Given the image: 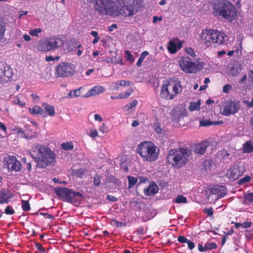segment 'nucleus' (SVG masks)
I'll return each mask as SVG.
<instances>
[{
	"instance_id": "37",
	"label": "nucleus",
	"mask_w": 253,
	"mask_h": 253,
	"mask_svg": "<svg viewBox=\"0 0 253 253\" xmlns=\"http://www.w3.org/2000/svg\"><path fill=\"white\" fill-rule=\"evenodd\" d=\"M127 179L128 181V188H131L134 186L138 181L136 177L131 176H128Z\"/></svg>"
},
{
	"instance_id": "26",
	"label": "nucleus",
	"mask_w": 253,
	"mask_h": 253,
	"mask_svg": "<svg viewBox=\"0 0 253 253\" xmlns=\"http://www.w3.org/2000/svg\"><path fill=\"white\" fill-rule=\"evenodd\" d=\"M81 87L75 89L71 90L66 96V98H73L74 97H78L81 95Z\"/></svg>"
},
{
	"instance_id": "31",
	"label": "nucleus",
	"mask_w": 253,
	"mask_h": 253,
	"mask_svg": "<svg viewBox=\"0 0 253 253\" xmlns=\"http://www.w3.org/2000/svg\"><path fill=\"white\" fill-rule=\"evenodd\" d=\"M222 122L219 123V122H211L208 120H202L200 122V125L203 126H210L212 125H216L222 123Z\"/></svg>"
},
{
	"instance_id": "55",
	"label": "nucleus",
	"mask_w": 253,
	"mask_h": 253,
	"mask_svg": "<svg viewBox=\"0 0 253 253\" xmlns=\"http://www.w3.org/2000/svg\"><path fill=\"white\" fill-rule=\"evenodd\" d=\"M188 240L184 236H179L177 238V241L180 243H187Z\"/></svg>"
},
{
	"instance_id": "14",
	"label": "nucleus",
	"mask_w": 253,
	"mask_h": 253,
	"mask_svg": "<svg viewBox=\"0 0 253 253\" xmlns=\"http://www.w3.org/2000/svg\"><path fill=\"white\" fill-rule=\"evenodd\" d=\"M245 170L243 167L235 164L231 166L226 172L225 176L231 181H235L243 175Z\"/></svg>"
},
{
	"instance_id": "54",
	"label": "nucleus",
	"mask_w": 253,
	"mask_h": 253,
	"mask_svg": "<svg viewBox=\"0 0 253 253\" xmlns=\"http://www.w3.org/2000/svg\"><path fill=\"white\" fill-rule=\"evenodd\" d=\"M185 51L188 55L191 56L192 57H194L196 56L194 50L191 47L186 48L185 49Z\"/></svg>"
},
{
	"instance_id": "20",
	"label": "nucleus",
	"mask_w": 253,
	"mask_h": 253,
	"mask_svg": "<svg viewBox=\"0 0 253 253\" xmlns=\"http://www.w3.org/2000/svg\"><path fill=\"white\" fill-rule=\"evenodd\" d=\"M28 110L33 115H41L43 117L46 116L43 109L38 105H35L32 108H29Z\"/></svg>"
},
{
	"instance_id": "1",
	"label": "nucleus",
	"mask_w": 253,
	"mask_h": 253,
	"mask_svg": "<svg viewBox=\"0 0 253 253\" xmlns=\"http://www.w3.org/2000/svg\"><path fill=\"white\" fill-rule=\"evenodd\" d=\"M100 14L112 16L130 17L136 14L141 5L140 0H90Z\"/></svg>"
},
{
	"instance_id": "40",
	"label": "nucleus",
	"mask_w": 253,
	"mask_h": 253,
	"mask_svg": "<svg viewBox=\"0 0 253 253\" xmlns=\"http://www.w3.org/2000/svg\"><path fill=\"white\" fill-rule=\"evenodd\" d=\"M22 161L23 162L25 167H26L27 170L29 171H31L32 169L31 163L30 161H28L27 158L25 157L22 159Z\"/></svg>"
},
{
	"instance_id": "44",
	"label": "nucleus",
	"mask_w": 253,
	"mask_h": 253,
	"mask_svg": "<svg viewBox=\"0 0 253 253\" xmlns=\"http://www.w3.org/2000/svg\"><path fill=\"white\" fill-rule=\"evenodd\" d=\"M251 179V178L250 176H249L248 175H246L239 180L238 184L240 185H242V184H245V183L248 182L249 181H250Z\"/></svg>"
},
{
	"instance_id": "63",
	"label": "nucleus",
	"mask_w": 253,
	"mask_h": 253,
	"mask_svg": "<svg viewBox=\"0 0 253 253\" xmlns=\"http://www.w3.org/2000/svg\"><path fill=\"white\" fill-rule=\"evenodd\" d=\"M94 119L95 121H98L99 122H102L103 120L102 117L97 114L94 115Z\"/></svg>"
},
{
	"instance_id": "47",
	"label": "nucleus",
	"mask_w": 253,
	"mask_h": 253,
	"mask_svg": "<svg viewBox=\"0 0 253 253\" xmlns=\"http://www.w3.org/2000/svg\"><path fill=\"white\" fill-rule=\"evenodd\" d=\"M112 221L114 224H115L116 227H117L118 228L122 227H124V226H126V222H122L118 221L115 219H113L112 220Z\"/></svg>"
},
{
	"instance_id": "5",
	"label": "nucleus",
	"mask_w": 253,
	"mask_h": 253,
	"mask_svg": "<svg viewBox=\"0 0 253 253\" xmlns=\"http://www.w3.org/2000/svg\"><path fill=\"white\" fill-rule=\"evenodd\" d=\"M200 38L201 42L207 46H211L212 43L225 44L228 39L227 35L224 32L213 29L202 30Z\"/></svg>"
},
{
	"instance_id": "29",
	"label": "nucleus",
	"mask_w": 253,
	"mask_h": 253,
	"mask_svg": "<svg viewBox=\"0 0 253 253\" xmlns=\"http://www.w3.org/2000/svg\"><path fill=\"white\" fill-rule=\"evenodd\" d=\"M201 102L200 100L197 102H190L189 110L191 111L199 110L200 109Z\"/></svg>"
},
{
	"instance_id": "10",
	"label": "nucleus",
	"mask_w": 253,
	"mask_h": 253,
	"mask_svg": "<svg viewBox=\"0 0 253 253\" xmlns=\"http://www.w3.org/2000/svg\"><path fill=\"white\" fill-rule=\"evenodd\" d=\"M239 102L232 100L223 102L220 105L222 114L225 116H230L236 113L240 108Z\"/></svg>"
},
{
	"instance_id": "19",
	"label": "nucleus",
	"mask_w": 253,
	"mask_h": 253,
	"mask_svg": "<svg viewBox=\"0 0 253 253\" xmlns=\"http://www.w3.org/2000/svg\"><path fill=\"white\" fill-rule=\"evenodd\" d=\"M210 145L209 142L205 141L197 144L195 146L194 152L198 154L203 155Z\"/></svg>"
},
{
	"instance_id": "6",
	"label": "nucleus",
	"mask_w": 253,
	"mask_h": 253,
	"mask_svg": "<svg viewBox=\"0 0 253 253\" xmlns=\"http://www.w3.org/2000/svg\"><path fill=\"white\" fill-rule=\"evenodd\" d=\"M159 149L151 141H143L140 143L136 152L142 159L143 162H153L159 157Z\"/></svg>"
},
{
	"instance_id": "24",
	"label": "nucleus",
	"mask_w": 253,
	"mask_h": 253,
	"mask_svg": "<svg viewBox=\"0 0 253 253\" xmlns=\"http://www.w3.org/2000/svg\"><path fill=\"white\" fill-rule=\"evenodd\" d=\"M243 150L244 153H250L253 152V142L251 141H248L243 144Z\"/></svg>"
},
{
	"instance_id": "22",
	"label": "nucleus",
	"mask_w": 253,
	"mask_h": 253,
	"mask_svg": "<svg viewBox=\"0 0 253 253\" xmlns=\"http://www.w3.org/2000/svg\"><path fill=\"white\" fill-rule=\"evenodd\" d=\"M42 106L45 110L44 112H46L48 115L50 117H53L55 115V111L54 107L53 106L47 103H43L42 104Z\"/></svg>"
},
{
	"instance_id": "64",
	"label": "nucleus",
	"mask_w": 253,
	"mask_h": 253,
	"mask_svg": "<svg viewBox=\"0 0 253 253\" xmlns=\"http://www.w3.org/2000/svg\"><path fill=\"white\" fill-rule=\"evenodd\" d=\"M107 199L109 201H112V202H115L117 200V199L115 197L111 196V195L107 196Z\"/></svg>"
},
{
	"instance_id": "56",
	"label": "nucleus",
	"mask_w": 253,
	"mask_h": 253,
	"mask_svg": "<svg viewBox=\"0 0 253 253\" xmlns=\"http://www.w3.org/2000/svg\"><path fill=\"white\" fill-rule=\"evenodd\" d=\"M248 80L249 82H251L253 83V71L249 70L248 73Z\"/></svg>"
},
{
	"instance_id": "45",
	"label": "nucleus",
	"mask_w": 253,
	"mask_h": 253,
	"mask_svg": "<svg viewBox=\"0 0 253 253\" xmlns=\"http://www.w3.org/2000/svg\"><path fill=\"white\" fill-rule=\"evenodd\" d=\"M154 128L155 129V131L157 134H161L163 132V129L161 128V126L160 124L159 123H155L154 125Z\"/></svg>"
},
{
	"instance_id": "48",
	"label": "nucleus",
	"mask_w": 253,
	"mask_h": 253,
	"mask_svg": "<svg viewBox=\"0 0 253 253\" xmlns=\"http://www.w3.org/2000/svg\"><path fill=\"white\" fill-rule=\"evenodd\" d=\"M16 131L17 133L18 134H19L21 137L27 138V136L26 135L24 131L22 129V128L17 127L16 128Z\"/></svg>"
},
{
	"instance_id": "43",
	"label": "nucleus",
	"mask_w": 253,
	"mask_h": 253,
	"mask_svg": "<svg viewBox=\"0 0 253 253\" xmlns=\"http://www.w3.org/2000/svg\"><path fill=\"white\" fill-rule=\"evenodd\" d=\"M241 68L240 67H233L231 69V74L232 76H235L241 71Z\"/></svg>"
},
{
	"instance_id": "21",
	"label": "nucleus",
	"mask_w": 253,
	"mask_h": 253,
	"mask_svg": "<svg viewBox=\"0 0 253 253\" xmlns=\"http://www.w3.org/2000/svg\"><path fill=\"white\" fill-rule=\"evenodd\" d=\"M11 198V194L8 191L1 190L0 191V203H7L8 199Z\"/></svg>"
},
{
	"instance_id": "9",
	"label": "nucleus",
	"mask_w": 253,
	"mask_h": 253,
	"mask_svg": "<svg viewBox=\"0 0 253 253\" xmlns=\"http://www.w3.org/2000/svg\"><path fill=\"white\" fill-rule=\"evenodd\" d=\"M75 66L70 63L62 62L56 68L55 76L57 78H65L72 76L75 72Z\"/></svg>"
},
{
	"instance_id": "62",
	"label": "nucleus",
	"mask_w": 253,
	"mask_h": 253,
	"mask_svg": "<svg viewBox=\"0 0 253 253\" xmlns=\"http://www.w3.org/2000/svg\"><path fill=\"white\" fill-rule=\"evenodd\" d=\"M149 53L148 51H143L140 55V58H142L143 60H144V58H145V57L146 56H147L148 55Z\"/></svg>"
},
{
	"instance_id": "42",
	"label": "nucleus",
	"mask_w": 253,
	"mask_h": 253,
	"mask_svg": "<svg viewBox=\"0 0 253 253\" xmlns=\"http://www.w3.org/2000/svg\"><path fill=\"white\" fill-rule=\"evenodd\" d=\"M4 213L8 215H12L15 213V211L10 206H7L5 210Z\"/></svg>"
},
{
	"instance_id": "59",
	"label": "nucleus",
	"mask_w": 253,
	"mask_h": 253,
	"mask_svg": "<svg viewBox=\"0 0 253 253\" xmlns=\"http://www.w3.org/2000/svg\"><path fill=\"white\" fill-rule=\"evenodd\" d=\"M90 133V136L92 137L95 138L96 137L98 136V132L96 129L91 130Z\"/></svg>"
},
{
	"instance_id": "46",
	"label": "nucleus",
	"mask_w": 253,
	"mask_h": 253,
	"mask_svg": "<svg viewBox=\"0 0 253 253\" xmlns=\"http://www.w3.org/2000/svg\"><path fill=\"white\" fill-rule=\"evenodd\" d=\"M125 54L126 55V59L131 63H132L134 62V59L133 58V56L130 53V52L128 50H126L125 51Z\"/></svg>"
},
{
	"instance_id": "2",
	"label": "nucleus",
	"mask_w": 253,
	"mask_h": 253,
	"mask_svg": "<svg viewBox=\"0 0 253 253\" xmlns=\"http://www.w3.org/2000/svg\"><path fill=\"white\" fill-rule=\"evenodd\" d=\"M29 153L38 167L45 168L55 162V154L48 147L41 144L32 145Z\"/></svg>"
},
{
	"instance_id": "30",
	"label": "nucleus",
	"mask_w": 253,
	"mask_h": 253,
	"mask_svg": "<svg viewBox=\"0 0 253 253\" xmlns=\"http://www.w3.org/2000/svg\"><path fill=\"white\" fill-rule=\"evenodd\" d=\"M168 49L170 53H175L177 51V46L175 43L173 41H169L168 44Z\"/></svg>"
},
{
	"instance_id": "58",
	"label": "nucleus",
	"mask_w": 253,
	"mask_h": 253,
	"mask_svg": "<svg viewBox=\"0 0 253 253\" xmlns=\"http://www.w3.org/2000/svg\"><path fill=\"white\" fill-rule=\"evenodd\" d=\"M252 223L251 222L247 221V222H244L243 223H242V226L243 228H248V227H251L252 226Z\"/></svg>"
},
{
	"instance_id": "13",
	"label": "nucleus",
	"mask_w": 253,
	"mask_h": 253,
	"mask_svg": "<svg viewBox=\"0 0 253 253\" xmlns=\"http://www.w3.org/2000/svg\"><path fill=\"white\" fill-rule=\"evenodd\" d=\"M13 72L11 67L4 61L0 62V83L4 84L12 80Z\"/></svg>"
},
{
	"instance_id": "35",
	"label": "nucleus",
	"mask_w": 253,
	"mask_h": 253,
	"mask_svg": "<svg viewBox=\"0 0 253 253\" xmlns=\"http://www.w3.org/2000/svg\"><path fill=\"white\" fill-rule=\"evenodd\" d=\"M173 202L177 204L186 203L187 202V198L182 195H178Z\"/></svg>"
},
{
	"instance_id": "52",
	"label": "nucleus",
	"mask_w": 253,
	"mask_h": 253,
	"mask_svg": "<svg viewBox=\"0 0 253 253\" xmlns=\"http://www.w3.org/2000/svg\"><path fill=\"white\" fill-rule=\"evenodd\" d=\"M118 81L121 86H128L130 85V82L129 81L122 80Z\"/></svg>"
},
{
	"instance_id": "38",
	"label": "nucleus",
	"mask_w": 253,
	"mask_h": 253,
	"mask_svg": "<svg viewBox=\"0 0 253 253\" xmlns=\"http://www.w3.org/2000/svg\"><path fill=\"white\" fill-rule=\"evenodd\" d=\"M101 179V176L98 174L96 173L93 176V185L96 187H98L100 184Z\"/></svg>"
},
{
	"instance_id": "17",
	"label": "nucleus",
	"mask_w": 253,
	"mask_h": 253,
	"mask_svg": "<svg viewBox=\"0 0 253 253\" xmlns=\"http://www.w3.org/2000/svg\"><path fill=\"white\" fill-rule=\"evenodd\" d=\"M211 193L216 195L218 198H221L226 195L227 189L223 186H215L211 190Z\"/></svg>"
},
{
	"instance_id": "4",
	"label": "nucleus",
	"mask_w": 253,
	"mask_h": 253,
	"mask_svg": "<svg viewBox=\"0 0 253 253\" xmlns=\"http://www.w3.org/2000/svg\"><path fill=\"white\" fill-rule=\"evenodd\" d=\"M191 150L186 146L170 149L167 157L168 163L175 169L185 166L189 161Z\"/></svg>"
},
{
	"instance_id": "51",
	"label": "nucleus",
	"mask_w": 253,
	"mask_h": 253,
	"mask_svg": "<svg viewBox=\"0 0 253 253\" xmlns=\"http://www.w3.org/2000/svg\"><path fill=\"white\" fill-rule=\"evenodd\" d=\"M232 89V85L230 84H226L223 86V92L224 93H228Z\"/></svg>"
},
{
	"instance_id": "33",
	"label": "nucleus",
	"mask_w": 253,
	"mask_h": 253,
	"mask_svg": "<svg viewBox=\"0 0 253 253\" xmlns=\"http://www.w3.org/2000/svg\"><path fill=\"white\" fill-rule=\"evenodd\" d=\"M134 90L132 88L128 89L125 92L120 93V98L121 99H126L128 98L133 92Z\"/></svg>"
},
{
	"instance_id": "32",
	"label": "nucleus",
	"mask_w": 253,
	"mask_h": 253,
	"mask_svg": "<svg viewBox=\"0 0 253 253\" xmlns=\"http://www.w3.org/2000/svg\"><path fill=\"white\" fill-rule=\"evenodd\" d=\"M61 147L62 149L65 151L72 150L74 148V145L72 142L63 143L61 144Z\"/></svg>"
},
{
	"instance_id": "61",
	"label": "nucleus",
	"mask_w": 253,
	"mask_h": 253,
	"mask_svg": "<svg viewBox=\"0 0 253 253\" xmlns=\"http://www.w3.org/2000/svg\"><path fill=\"white\" fill-rule=\"evenodd\" d=\"M163 20V18L162 16L158 17L156 16H155L153 17V22L154 23H155L157 22V21H161Z\"/></svg>"
},
{
	"instance_id": "16",
	"label": "nucleus",
	"mask_w": 253,
	"mask_h": 253,
	"mask_svg": "<svg viewBox=\"0 0 253 253\" xmlns=\"http://www.w3.org/2000/svg\"><path fill=\"white\" fill-rule=\"evenodd\" d=\"M170 114L174 120L179 121L180 118L185 115L186 110L181 107L176 106L173 108Z\"/></svg>"
},
{
	"instance_id": "60",
	"label": "nucleus",
	"mask_w": 253,
	"mask_h": 253,
	"mask_svg": "<svg viewBox=\"0 0 253 253\" xmlns=\"http://www.w3.org/2000/svg\"><path fill=\"white\" fill-rule=\"evenodd\" d=\"M41 214L43 215L46 218H48L49 219H53L54 218L53 215L48 213H41Z\"/></svg>"
},
{
	"instance_id": "27",
	"label": "nucleus",
	"mask_w": 253,
	"mask_h": 253,
	"mask_svg": "<svg viewBox=\"0 0 253 253\" xmlns=\"http://www.w3.org/2000/svg\"><path fill=\"white\" fill-rule=\"evenodd\" d=\"M244 204L246 205H250L253 203V193H247L244 194Z\"/></svg>"
},
{
	"instance_id": "15",
	"label": "nucleus",
	"mask_w": 253,
	"mask_h": 253,
	"mask_svg": "<svg viewBox=\"0 0 253 253\" xmlns=\"http://www.w3.org/2000/svg\"><path fill=\"white\" fill-rule=\"evenodd\" d=\"M3 163L8 170L19 171L22 169L21 163L13 156H9L7 157H5Z\"/></svg>"
},
{
	"instance_id": "18",
	"label": "nucleus",
	"mask_w": 253,
	"mask_h": 253,
	"mask_svg": "<svg viewBox=\"0 0 253 253\" xmlns=\"http://www.w3.org/2000/svg\"><path fill=\"white\" fill-rule=\"evenodd\" d=\"M158 187L155 182H152L150 185L144 189V193L146 196H152L158 192Z\"/></svg>"
},
{
	"instance_id": "23",
	"label": "nucleus",
	"mask_w": 253,
	"mask_h": 253,
	"mask_svg": "<svg viewBox=\"0 0 253 253\" xmlns=\"http://www.w3.org/2000/svg\"><path fill=\"white\" fill-rule=\"evenodd\" d=\"M72 172L73 175L79 178H82L84 175L87 173V170L85 168H80L77 169L72 168Z\"/></svg>"
},
{
	"instance_id": "53",
	"label": "nucleus",
	"mask_w": 253,
	"mask_h": 253,
	"mask_svg": "<svg viewBox=\"0 0 253 253\" xmlns=\"http://www.w3.org/2000/svg\"><path fill=\"white\" fill-rule=\"evenodd\" d=\"M220 154L223 160L230 156V154L225 150H223L221 152H220Z\"/></svg>"
},
{
	"instance_id": "7",
	"label": "nucleus",
	"mask_w": 253,
	"mask_h": 253,
	"mask_svg": "<svg viewBox=\"0 0 253 253\" xmlns=\"http://www.w3.org/2000/svg\"><path fill=\"white\" fill-rule=\"evenodd\" d=\"M182 91V87L180 82L167 81L163 82L161 86L160 96L167 100H172Z\"/></svg>"
},
{
	"instance_id": "50",
	"label": "nucleus",
	"mask_w": 253,
	"mask_h": 253,
	"mask_svg": "<svg viewBox=\"0 0 253 253\" xmlns=\"http://www.w3.org/2000/svg\"><path fill=\"white\" fill-rule=\"evenodd\" d=\"M204 212L206 213H207L208 216H211L213 215V209L212 207H210L209 208H205L204 210Z\"/></svg>"
},
{
	"instance_id": "3",
	"label": "nucleus",
	"mask_w": 253,
	"mask_h": 253,
	"mask_svg": "<svg viewBox=\"0 0 253 253\" xmlns=\"http://www.w3.org/2000/svg\"><path fill=\"white\" fill-rule=\"evenodd\" d=\"M211 7L214 15L221 16L229 22H232L237 16L235 6L228 0H212Z\"/></svg>"
},
{
	"instance_id": "34",
	"label": "nucleus",
	"mask_w": 253,
	"mask_h": 253,
	"mask_svg": "<svg viewBox=\"0 0 253 253\" xmlns=\"http://www.w3.org/2000/svg\"><path fill=\"white\" fill-rule=\"evenodd\" d=\"M21 208L24 211H28L31 210V207L28 201L21 200Z\"/></svg>"
},
{
	"instance_id": "11",
	"label": "nucleus",
	"mask_w": 253,
	"mask_h": 253,
	"mask_svg": "<svg viewBox=\"0 0 253 253\" xmlns=\"http://www.w3.org/2000/svg\"><path fill=\"white\" fill-rule=\"evenodd\" d=\"M179 65L181 69L187 73H196L199 71L198 65L188 56L181 57L179 61Z\"/></svg>"
},
{
	"instance_id": "41",
	"label": "nucleus",
	"mask_w": 253,
	"mask_h": 253,
	"mask_svg": "<svg viewBox=\"0 0 253 253\" xmlns=\"http://www.w3.org/2000/svg\"><path fill=\"white\" fill-rule=\"evenodd\" d=\"M42 31L41 28H36L30 30L29 31V34L33 36H38V34L41 33Z\"/></svg>"
},
{
	"instance_id": "36",
	"label": "nucleus",
	"mask_w": 253,
	"mask_h": 253,
	"mask_svg": "<svg viewBox=\"0 0 253 253\" xmlns=\"http://www.w3.org/2000/svg\"><path fill=\"white\" fill-rule=\"evenodd\" d=\"M217 248V245L215 243H207L205 244L204 248L205 252L210 251L212 249H215Z\"/></svg>"
},
{
	"instance_id": "49",
	"label": "nucleus",
	"mask_w": 253,
	"mask_h": 253,
	"mask_svg": "<svg viewBox=\"0 0 253 253\" xmlns=\"http://www.w3.org/2000/svg\"><path fill=\"white\" fill-rule=\"evenodd\" d=\"M35 247L42 253H45V250L42 245L40 243H35Z\"/></svg>"
},
{
	"instance_id": "8",
	"label": "nucleus",
	"mask_w": 253,
	"mask_h": 253,
	"mask_svg": "<svg viewBox=\"0 0 253 253\" xmlns=\"http://www.w3.org/2000/svg\"><path fill=\"white\" fill-rule=\"evenodd\" d=\"M55 194L63 201L72 203L74 205L80 203L83 199V195L66 187L57 188Z\"/></svg>"
},
{
	"instance_id": "57",
	"label": "nucleus",
	"mask_w": 253,
	"mask_h": 253,
	"mask_svg": "<svg viewBox=\"0 0 253 253\" xmlns=\"http://www.w3.org/2000/svg\"><path fill=\"white\" fill-rule=\"evenodd\" d=\"M187 244L188 245V248L190 250H193L195 248V243L193 242H192L191 240H188V241L187 242Z\"/></svg>"
},
{
	"instance_id": "39",
	"label": "nucleus",
	"mask_w": 253,
	"mask_h": 253,
	"mask_svg": "<svg viewBox=\"0 0 253 253\" xmlns=\"http://www.w3.org/2000/svg\"><path fill=\"white\" fill-rule=\"evenodd\" d=\"M5 30L4 24L0 20V41L4 38Z\"/></svg>"
},
{
	"instance_id": "25",
	"label": "nucleus",
	"mask_w": 253,
	"mask_h": 253,
	"mask_svg": "<svg viewBox=\"0 0 253 253\" xmlns=\"http://www.w3.org/2000/svg\"><path fill=\"white\" fill-rule=\"evenodd\" d=\"M104 88L102 86H95L89 90L90 95H95L103 92Z\"/></svg>"
},
{
	"instance_id": "12",
	"label": "nucleus",
	"mask_w": 253,
	"mask_h": 253,
	"mask_svg": "<svg viewBox=\"0 0 253 253\" xmlns=\"http://www.w3.org/2000/svg\"><path fill=\"white\" fill-rule=\"evenodd\" d=\"M64 41L59 38L51 39L47 42L40 43L38 45V49L42 51H48L55 50L62 46Z\"/></svg>"
},
{
	"instance_id": "28",
	"label": "nucleus",
	"mask_w": 253,
	"mask_h": 253,
	"mask_svg": "<svg viewBox=\"0 0 253 253\" xmlns=\"http://www.w3.org/2000/svg\"><path fill=\"white\" fill-rule=\"evenodd\" d=\"M138 104L137 100L135 99L132 100L131 102H129L128 103L126 104L124 107H123V110L125 111H127L135 107Z\"/></svg>"
}]
</instances>
